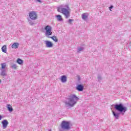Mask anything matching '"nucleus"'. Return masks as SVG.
I'll return each mask as SVG.
<instances>
[{
  "label": "nucleus",
  "instance_id": "f257e3e1",
  "mask_svg": "<svg viewBox=\"0 0 131 131\" xmlns=\"http://www.w3.org/2000/svg\"><path fill=\"white\" fill-rule=\"evenodd\" d=\"M57 12L63 14L66 19H68L70 17V8L68 5L59 6L57 7Z\"/></svg>",
  "mask_w": 131,
  "mask_h": 131
},
{
  "label": "nucleus",
  "instance_id": "f03ea898",
  "mask_svg": "<svg viewBox=\"0 0 131 131\" xmlns=\"http://www.w3.org/2000/svg\"><path fill=\"white\" fill-rule=\"evenodd\" d=\"M79 100V98L75 94L71 95L67 99L66 102H64L66 104V107H73L74 105L77 103V101Z\"/></svg>",
  "mask_w": 131,
  "mask_h": 131
},
{
  "label": "nucleus",
  "instance_id": "7ed1b4c3",
  "mask_svg": "<svg viewBox=\"0 0 131 131\" xmlns=\"http://www.w3.org/2000/svg\"><path fill=\"white\" fill-rule=\"evenodd\" d=\"M114 108L115 110L120 112V113H122V115H124V113L127 111V108L124 106L122 103H120L119 104H116L114 106Z\"/></svg>",
  "mask_w": 131,
  "mask_h": 131
},
{
  "label": "nucleus",
  "instance_id": "20e7f679",
  "mask_svg": "<svg viewBox=\"0 0 131 131\" xmlns=\"http://www.w3.org/2000/svg\"><path fill=\"white\" fill-rule=\"evenodd\" d=\"M45 35L46 37H49L50 35H52L53 34V32H52V27L50 25H48L45 28Z\"/></svg>",
  "mask_w": 131,
  "mask_h": 131
},
{
  "label": "nucleus",
  "instance_id": "39448f33",
  "mask_svg": "<svg viewBox=\"0 0 131 131\" xmlns=\"http://www.w3.org/2000/svg\"><path fill=\"white\" fill-rule=\"evenodd\" d=\"M29 16L31 20L33 21H35L37 19V14L35 12V11H31L29 13Z\"/></svg>",
  "mask_w": 131,
  "mask_h": 131
},
{
  "label": "nucleus",
  "instance_id": "423d86ee",
  "mask_svg": "<svg viewBox=\"0 0 131 131\" xmlns=\"http://www.w3.org/2000/svg\"><path fill=\"white\" fill-rule=\"evenodd\" d=\"M2 124L3 125V129H6L8 127V125L9 124V121L7 120H3L2 121Z\"/></svg>",
  "mask_w": 131,
  "mask_h": 131
},
{
  "label": "nucleus",
  "instance_id": "0eeeda50",
  "mask_svg": "<svg viewBox=\"0 0 131 131\" xmlns=\"http://www.w3.org/2000/svg\"><path fill=\"white\" fill-rule=\"evenodd\" d=\"M84 86L82 84H78L77 86L76 87V90L78 91V92H82L83 91Z\"/></svg>",
  "mask_w": 131,
  "mask_h": 131
},
{
  "label": "nucleus",
  "instance_id": "6e6552de",
  "mask_svg": "<svg viewBox=\"0 0 131 131\" xmlns=\"http://www.w3.org/2000/svg\"><path fill=\"white\" fill-rule=\"evenodd\" d=\"M45 44L47 48H52L53 47V43L49 40L45 41Z\"/></svg>",
  "mask_w": 131,
  "mask_h": 131
},
{
  "label": "nucleus",
  "instance_id": "1a4fd4ad",
  "mask_svg": "<svg viewBox=\"0 0 131 131\" xmlns=\"http://www.w3.org/2000/svg\"><path fill=\"white\" fill-rule=\"evenodd\" d=\"M113 115L114 116L115 119H119V113H116L114 111H112Z\"/></svg>",
  "mask_w": 131,
  "mask_h": 131
},
{
  "label": "nucleus",
  "instance_id": "9d476101",
  "mask_svg": "<svg viewBox=\"0 0 131 131\" xmlns=\"http://www.w3.org/2000/svg\"><path fill=\"white\" fill-rule=\"evenodd\" d=\"M60 80L63 83L67 81V77L65 75L61 76Z\"/></svg>",
  "mask_w": 131,
  "mask_h": 131
},
{
  "label": "nucleus",
  "instance_id": "9b49d317",
  "mask_svg": "<svg viewBox=\"0 0 131 131\" xmlns=\"http://www.w3.org/2000/svg\"><path fill=\"white\" fill-rule=\"evenodd\" d=\"M89 17V13H84L82 14V19L83 20H86Z\"/></svg>",
  "mask_w": 131,
  "mask_h": 131
},
{
  "label": "nucleus",
  "instance_id": "f8f14e48",
  "mask_svg": "<svg viewBox=\"0 0 131 131\" xmlns=\"http://www.w3.org/2000/svg\"><path fill=\"white\" fill-rule=\"evenodd\" d=\"M11 48L12 49H18V48H19V43L18 42H15L14 43L12 46Z\"/></svg>",
  "mask_w": 131,
  "mask_h": 131
},
{
  "label": "nucleus",
  "instance_id": "ddd939ff",
  "mask_svg": "<svg viewBox=\"0 0 131 131\" xmlns=\"http://www.w3.org/2000/svg\"><path fill=\"white\" fill-rule=\"evenodd\" d=\"M7 109L9 112H13L14 109H13V107H12V105L10 104H7Z\"/></svg>",
  "mask_w": 131,
  "mask_h": 131
},
{
  "label": "nucleus",
  "instance_id": "4468645a",
  "mask_svg": "<svg viewBox=\"0 0 131 131\" xmlns=\"http://www.w3.org/2000/svg\"><path fill=\"white\" fill-rule=\"evenodd\" d=\"M1 75L2 76H7V72L6 71V70H2L1 69Z\"/></svg>",
  "mask_w": 131,
  "mask_h": 131
},
{
  "label": "nucleus",
  "instance_id": "2eb2a0df",
  "mask_svg": "<svg viewBox=\"0 0 131 131\" xmlns=\"http://www.w3.org/2000/svg\"><path fill=\"white\" fill-rule=\"evenodd\" d=\"M48 38H52L55 42H58V38L56 36H53L52 37H48Z\"/></svg>",
  "mask_w": 131,
  "mask_h": 131
},
{
  "label": "nucleus",
  "instance_id": "dca6fc26",
  "mask_svg": "<svg viewBox=\"0 0 131 131\" xmlns=\"http://www.w3.org/2000/svg\"><path fill=\"white\" fill-rule=\"evenodd\" d=\"M83 50H84V47H78L77 52V53H80L81 52L83 51Z\"/></svg>",
  "mask_w": 131,
  "mask_h": 131
},
{
  "label": "nucleus",
  "instance_id": "f3484780",
  "mask_svg": "<svg viewBox=\"0 0 131 131\" xmlns=\"http://www.w3.org/2000/svg\"><path fill=\"white\" fill-rule=\"evenodd\" d=\"M1 69L2 70H5V69H6V68H7V64H6V63H3L1 64Z\"/></svg>",
  "mask_w": 131,
  "mask_h": 131
},
{
  "label": "nucleus",
  "instance_id": "a211bd4d",
  "mask_svg": "<svg viewBox=\"0 0 131 131\" xmlns=\"http://www.w3.org/2000/svg\"><path fill=\"white\" fill-rule=\"evenodd\" d=\"M2 51L3 53H7V46H3L2 48Z\"/></svg>",
  "mask_w": 131,
  "mask_h": 131
},
{
  "label": "nucleus",
  "instance_id": "6ab92c4d",
  "mask_svg": "<svg viewBox=\"0 0 131 131\" xmlns=\"http://www.w3.org/2000/svg\"><path fill=\"white\" fill-rule=\"evenodd\" d=\"M56 18H57V20L58 21H62L63 20V19L62 18V16L60 14L57 15L56 16Z\"/></svg>",
  "mask_w": 131,
  "mask_h": 131
},
{
  "label": "nucleus",
  "instance_id": "aec40b11",
  "mask_svg": "<svg viewBox=\"0 0 131 131\" xmlns=\"http://www.w3.org/2000/svg\"><path fill=\"white\" fill-rule=\"evenodd\" d=\"M17 63L19 65H22L23 64V60L18 58L17 60Z\"/></svg>",
  "mask_w": 131,
  "mask_h": 131
},
{
  "label": "nucleus",
  "instance_id": "412c9836",
  "mask_svg": "<svg viewBox=\"0 0 131 131\" xmlns=\"http://www.w3.org/2000/svg\"><path fill=\"white\" fill-rule=\"evenodd\" d=\"M32 19H28V22H29L30 25H31V26L34 25V21H32Z\"/></svg>",
  "mask_w": 131,
  "mask_h": 131
},
{
  "label": "nucleus",
  "instance_id": "4be33fe9",
  "mask_svg": "<svg viewBox=\"0 0 131 131\" xmlns=\"http://www.w3.org/2000/svg\"><path fill=\"white\" fill-rule=\"evenodd\" d=\"M11 68L13 69H17V64H14L11 66Z\"/></svg>",
  "mask_w": 131,
  "mask_h": 131
},
{
  "label": "nucleus",
  "instance_id": "5701e85b",
  "mask_svg": "<svg viewBox=\"0 0 131 131\" xmlns=\"http://www.w3.org/2000/svg\"><path fill=\"white\" fill-rule=\"evenodd\" d=\"M98 79L99 81H100V80H101L102 79V77H101V76H100V75H98Z\"/></svg>",
  "mask_w": 131,
  "mask_h": 131
},
{
  "label": "nucleus",
  "instance_id": "b1692460",
  "mask_svg": "<svg viewBox=\"0 0 131 131\" xmlns=\"http://www.w3.org/2000/svg\"><path fill=\"white\" fill-rule=\"evenodd\" d=\"M112 9H113V6H112V5H111V6L109 7L110 11H111V12H112V10H111Z\"/></svg>",
  "mask_w": 131,
  "mask_h": 131
},
{
  "label": "nucleus",
  "instance_id": "393cba45",
  "mask_svg": "<svg viewBox=\"0 0 131 131\" xmlns=\"http://www.w3.org/2000/svg\"><path fill=\"white\" fill-rule=\"evenodd\" d=\"M73 21V19H70L68 20V22L70 24H71V22Z\"/></svg>",
  "mask_w": 131,
  "mask_h": 131
},
{
  "label": "nucleus",
  "instance_id": "a878e982",
  "mask_svg": "<svg viewBox=\"0 0 131 131\" xmlns=\"http://www.w3.org/2000/svg\"><path fill=\"white\" fill-rule=\"evenodd\" d=\"M38 3H41V0H36Z\"/></svg>",
  "mask_w": 131,
  "mask_h": 131
},
{
  "label": "nucleus",
  "instance_id": "bb28decb",
  "mask_svg": "<svg viewBox=\"0 0 131 131\" xmlns=\"http://www.w3.org/2000/svg\"><path fill=\"white\" fill-rule=\"evenodd\" d=\"M2 118H3V116H2V115H0V120H2Z\"/></svg>",
  "mask_w": 131,
  "mask_h": 131
},
{
  "label": "nucleus",
  "instance_id": "cd10ccee",
  "mask_svg": "<svg viewBox=\"0 0 131 131\" xmlns=\"http://www.w3.org/2000/svg\"><path fill=\"white\" fill-rule=\"evenodd\" d=\"M2 82V80L0 79V83Z\"/></svg>",
  "mask_w": 131,
  "mask_h": 131
}]
</instances>
